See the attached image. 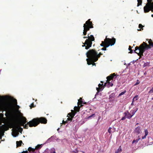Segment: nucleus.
I'll return each mask as SVG.
<instances>
[{"mask_svg": "<svg viewBox=\"0 0 153 153\" xmlns=\"http://www.w3.org/2000/svg\"><path fill=\"white\" fill-rule=\"evenodd\" d=\"M134 52L135 53H137L138 55V54L137 53H138L139 52L138 50H137V51H135H135H134Z\"/></svg>", "mask_w": 153, "mask_h": 153, "instance_id": "37998d69", "label": "nucleus"}, {"mask_svg": "<svg viewBox=\"0 0 153 153\" xmlns=\"http://www.w3.org/2000/svg\"><path fill=\"white\" fill-rule=\"evenodd\" d=\"M138 110V108H133V109L131 111L130 113L131 114V115H132V117L135 114Z\"/></svg>", "mask_w": 153, "mask_h": 153, "instance_id": "f3484780", "label": "nucleus"}, {"mask_svg": "<svg viewBox=\"0 0 153 153\" xmlns=\"http://www.w3.org/2000/svg\"><path fill=\"white\" fill-rule=\"evenodd\" d=\"M1 98L2 99L4 100H10L15 105H17V101L15 99H14L10 96H3L1 97Z\"/></svg>", "mask_w": 153, "mask_h": 153, "instance_id": "0eeeda50", "label": "nucleus"}, {"mask_svg": "<svg viewBox=\"0 0 153 153\" xmlns=\"http://www.w3.org/2000/svg\"><path fill=\"white\" fill-rule=\"evenodd\" d=\"M139 83H140V82H139V80L138 79H137V82L134 85V86L136 85L139 84Z\"/></svg>", "mask_w": 153, "mask_h": 153, "instance_id": "a19ab883", "label": "nucleus"}, {"mask_svg": "<svg viewBox=\"0 0 153 153\" xmlns=\"http://www.w3.org/2000/svg\"><path fill=\"white\" fill-rule=\"evenodd\" d=\"M83 105H81L80 106L79 105H78V106H75L74 108V110H71V111H73V112H76V114L77 112H78L80 110V107H82Z\"/></svg>", "mask_w": 153, "mask_h": 153, "instance_id": "f8f14e48", "label": "nucleus"}, {"mask_svg": "<svg viewBox=\"0 0 153 153\" xmlns=\"http://www.w3.org/2000/svg\"><path fill=\"white\" fill-rule=\"evenodd\" d=\"M116 76V75L115 73H113L111 74H110L109 76L107 77V83H109V84H110V86H113V84L112 83L111 84H110V81L111 79H113V78H114V77Z\"/></svg>", "mask_w": 153, "mask_h": 153, "instance_id": "9d476101", "label": "nucleus"}, {"mask_svg": "<svg viewBox=\"0 0 153 153\" xmlns=\"http://www.w3.org/2000/svg\"><path fill=\"white\" fill-rule=\"evenodd\" d=\"M148 43L149 45H147L145 42H143L139 47L137 46L135 47V51L138 50L139 52L137 53L138 54V55L140 57H141L142 56H143V54L146 50L151 48L150 46L153 43L152 42V39H149Z\"/></svg>", "mask_w": 153, "mask_h": 153, "instance_id": "f03ea898", "label": "nucleus"}, {"mask_svg": "<svg viewBox=\"0 0 153 153\" xmlns=\"http://www.w3.org/2000/svg\"><path fill=\"white\" fill-rule=\"evenodd\" d=\"M133 53V51L132 49L131 50H130V51L129 52V53Z\"/></svg>", "mask_w": 153, "mask_h": 153, "instance_id": "de8ad7c7", "label": "nucleus"}, {"mask_svg": "<svg viewBox=\"0 0 153 153\" xmlns=\"http://www.w3.org/2000/svg\"><path fill=\"white\" fill-rule=\"evenodd\" d=\"M116 78V77H115L114 78Z\"/></svg>", "mask_w": 153, "mask_h": 153, "instance_id": "052dcab7", "label": "nucleus"}, {"mask_svg": "<svg viewBox=\"0 0 153 153\" xmlns=\"http://www.w3.org/2000/svg\"><path fill=\"white\" fill-rule=\"evenodd\" d=\"M138 95H136V96H135L133 98L132 100L133 102H134V101L137 100L138 99Z\"/></svg>", "mask_w": 153, "mask_h": 153, "instance_id": "bb28decb", "label": "nucleus"}, {"mask_svg": "<svg viewBox=\"0 0 153 153\" xmlns=\"http://www.w3.org/2000/svg\"><path fill=\"white\" fill-rule=\"evenodd\" d=\"M27 119L25 117H23L21 121L19 123V126H16L12 130H13V136L14 137H16L19 134V130H20L19 131L21 132H21L22 131V129L21 128L20 126H24V128L26 129H27L28 128V126L27 125H29V124H25V125L24 124L26 123L27 122L26 121Z\"/></svg>", "mask_w": 153, "mask_h": 153, "instance_id": "f257e3e1", "label": "nucleus"}, {"mask_svg": "<svg viewBox=\"0 0 153 153\" xmlns=\"http://www.w3.org/2000/svg\"><path fill=\"white\" fill-rule=\"evenodd\" d=\"M138 3L137 6H139L141 5L142 3V0H137Z\"/></svg>", "mask_w": 153, "mask_h": 153, "instance_id": "cd10ccee", "label": "nucleus"}, {"mask_svg": "<svg viewBox=\"0 0 153 153\" xmlns=\"http://www.w3.org/2000/svg\"><path fill=\"white\" fill-rule=\"evenodd\" d=\"M151 16L152 17H153V14H152Z\"/></svg>", "mask_w": 153, "mask_h": 153, "instance_id": "4d7b16f0", "label": "nucleus"}, {"mask_svg": "<svg viewBox=\"0 0 153 153\" xmlns=\"http://www.w3.org/2000/svg\"><path fill=\"white\" fill-rule=\"evenodd\" d=\"M132 47L131 46H129V48H128V50L129 51H130L131 50Z\"/></svg>", "mask_w": 153, "mask_h": 153, "instance_id": "49530a36", "label": "nucleus"}, {"mask_svg": "<svg viewBox=\"0 0 153 153\" xmlns=\"http://www.w3.org/2000/svg\"><path fill=\"white\" fill-rule=\"evenodd\" d=\"M122 151V149L121 148V146H120L119 148L117 149V151H116L115 152V153H118Z\"/></svg>", "mask_w": 153, "mask_h": 153, "instance_id": "393cba45", "label": "nucleus"}, {"mask_svg": "<svg viewBox=\"0 0 153 153\" xmlns=\"http://www.w3.org/2000/svg\"><path fill=\"white\" fill-rule=\"evenodd\" d=\"M152 107H153V105H152Z\"/></svg>", "mask_w": 153, "mask_h": 153, "instance_id": "680f3d73", "label": "nucleus"}, {"mask_svg": "<svg viewBox=\"0 0 153 153\" xmlns=\"http://www.w3.org/2000/svg\"><path fill=\"white\" fill-rule=\"evenodd\" d=\"M152 46L153 47V43H152L151 45L150 46Z\"/></svg>", "mask_w": 153, "mask_h": 153, "instance_id": "8fccbe9b", "label": "nucleus"}, {"mask_svg": "<svg viewBox=\"0 0 153 153\" xmlns=\"http://www.w3.org/2000/svg\"><path fill=\"white\" fill-rule=\"evenodd\" d=\"M124 114L126 117L127 118L130 119L132 117V115H131V113L128 111H126L124 113Z\"/></svg>", "mask_w": 153, "mask_h": 153, "instance_id": "ddd939ff", "label": "nucleus"}, {"mask_svg": "<svg viewBox=\"0 0 153 153\" xmlns=\"http://www.w3.org/2000/svg\"><path fill=\"white\" fill-rule=\"evenodd\" d=\"M68 118H67V120H66V121L68 122V123L69 121H71L72 120L73 118L70 117L68 116Z\"/></svg>", "mask_w": 153, "mask_h": 153, "instance_id": "7c9ffc66", "label": "nucleus"}, {"mask_svg": "<svg viewBox=\"0 0 153 153\" xmlns=\"http://www.w3.org/2000/svg\"><path fill=\"white\" fill-rule=\"evenodd\" d=\"M90 37V39L88 38V39H86L84 43H83L84 45H82V47H85L86 49H88L91 46L92 42L95 40L94 37L93 35H91Z\"/></svg>", "mask_w": 153, "mask_h": 153, "instance_id": "423d86ee", "label": "nucleus"}, {"mask_svg": "<svg viewBox=\"0 0 153 153\" xmlns=\"http://www.w3.org/2000/svg\"><path fill=\"white\" fill-rule=\"evenodd\" d=\"M133 101H132V102L131 104V105H133Z\"/></svg>", "mask_w": 153, "mask_h": 153, "instance_id": "5fc2aeb1", "label": "nucleus"}, {"mask_svg": "<svg viewBox=\"0 0 153 153\" xmlns=\"http://www.w3.org/2000/svg\"><path fill=\"white\" fill-rule=\"evenodd\" d=\"M22 143V140H20L19 141H17L16 142L17 147L21 146Z\"/></svg>", "mask_w": 153, "mask_h": 153, "instance_id": "5701e85b", "label": "nucleus"}, {"mask_svg": "<svg viewBox=\"0 0 153 153\" xmlns=\"http://www.w3.org/2000/svg\"><path fill=\"white\" fill-rule=\"evenodd\" d=\"M107 36H106L105 37V39H104V41H102V43L100 44V46L105 47L106 45H107V44H110L111 43H112V39L107 38Z\"/></svg>", "mask_w": 153, "mask_h": 153, "instance_id": "6e6552de", "label": "nucleus"}, {"mask_svg": "<svg viewBox=\"0 0 153 153\" xmlns=\"http://www.w3.org/2000/svg\"><path fill=\"white\" fill-rule=\"evenodd\" d=\"M134 132L135 133H136L137 134H138L140 133L141 131V126H138L134 130Z\"/></svg>", "mask_w": 153, "mask_h": 153, "instance_id": "4468645a", "label": "nucleus"}, {"mask_svg": "<svg viewBox=\"0 0 153 153\" xmlns=\"http://www.w3.org/2000/svg\"><path fill=\"white\" fill-rule=\"evenodd\" d=\"M149 65V63H148L147 62H146V63H145L143 65V67H145Z\"/></svg>", "mask_w": 153, "mask_h": 153, "instance_id": "f704fd0d", "label": "nucleus"}, {"mask_svg": "<svg viewBox=\"0 0 153 153\" xmlns=\"http://www.w3.org/2000/svg\"><path fill=\"white\" fill-rule=\"evenodd\" d=\"M42 145H38L37 146H36L35 148V150H38L39 149H41L42 147Z\"/></svg>", "mask_w": 153, "mask_h": 153, "instance_id": "b1692460", "label": "nucleus"}, {"mask_svg": "<svg viewBox=\"0 0 153 153\" xmlns=\"http://www.w3.org/2000/svg\"><path fill=\"white\" fill-rule=\"evenodd\" d=\"M55 151V149L54 148H52L50 150V153H56Z\"/></svg>", "mask_w": 153, "mask_h": 153, "instance_id": "a878e982", "label": "nucleus"}, {"mask_svg": "<svg viewBox=\"0 0 153 153\" xmlns=\"http://www.w3.org/2000/svg\"><path fill=\"white\" fill-rule=\"evenodd\" d=\"M112 42L110 44H107V45H106V46L105 47H103V48H102L101 50L103 51H106V48L109 47L110 45L111 46L114 45L115 43L116 42V39L114 38H112Z\"/></svg>", "mask_w": 153, "mask_h": 153, "instance_id": "9b49d317", "label": "nucleus"}, {"mask_svg": "<svg viewBox=\"0 0 153 153\" xmlns=\"http://www.w3.org/2000/svg\"><path fill=\"white\" fill-rule=\"evenodd\" d=\"M1 70H0V75L1 74Z\"/></svg>", "mask_w": 153, "mask_h": 153, "instance_id": "13d9d810", "label": "nucleus"}, {"mask_svg": "<svg viewBox=\"0 0 153 153\" xmlns=\"http://www.w3.org/2000/svg\"><path fill=\"white\" fill-rule=\"evenodd\" d=\"M145 135L144 136H142V139H143L146 138V136L148 135V132L147 129L145 130Z\"/></svg>", "mask_w": 153, "mask_h": 153, "instance_id": "412c9836", "label": "nucleus"}, {"mask_svg": "<svg viewBox=\"0 0 153 153\" xmlns=\"http://www.w3.org/2000/svg\"><path fill=\"white\" fill-rule=\"evenodd\" d=\"M28 150L29 152H31L30 153H36L35 152V149L32 148L31 147H29Z\"/></svg>", "mask_w": 153, "mask_h": 153, "instance_id": "6ab92c4d", "label": "nucleus"}, {"mask_svg": "<svg viewBox=\"0 0 153 153\" xmlns=\"http://www.w3.org/2000/svg\"><path fill=\"white\" fill-rule=\"evenodd\" d=\"M97 52L95 49L90 50L86 53L87 57L89 60H93V62H96L98 60L97 58Z\"/></svg>", "mask_w": 153, "mask_h": 153, "instance_id": "20e7f679", "label": "nucleus"}, {"mask_svg": "<svg viewBox=\"0 0 153 153\" xmlns=\"http://www.w3.org/2000/svg\"><path fill=\"white\" fill-rule=\"evenodd\" d=\"M86 61H87V64L89 65L92 64L93 65H96L94 63L95 62H93V60H89V59H87Z\"/></svg>", "mask_w": 153, "mask_h": 153, "instance_id": "dca6fc26", "label": "nucleus"}, {"mask_svg": "<svg viewBox=\"0 0 153 153\" xmlns=\"http://www.w3.org/2000/svg\"><path fill=\"white\" fill-rule=\"evenodd\" d=\"M126 92V91L125 90L124 91L122 92L120 94H119V96H121L123 94H124Z\"/></svg>", "mask_w": 153, "mask_h": 153, "instance_id": "72a5a7b5", "label": "nucleus"}, {"mask_svg": "<svg viewBox=\"0 0 153 153\" xmlns=\"http://www.w3.org/2000/svg\"><path fill=\"white\" fill-rule=\"evenodd\" d=\"M106 83H105V85H104V86H105L106 85Z\"/></svg>", "mask_w": 153, "mask_h": 153, "instance_id": "6e6d98bb", "label": "nucleus"}, {"mask_svg": "<svg viewBox=\"0 0 153 153\" xmlns=\"http://www.w3.org/2000/svg\"><path fill=\"white\" fill-rule=\"evenodd\" d=\"M22 153H29L27 151H23Z\"/></svg>", "mask_w": 153, "mask_h": 153, "instance_id": "a18cd8bd", "label": "nucleus"}, {"mask_svg": "<svg viewBox=\"0 0 153 153\" xmlns=\"http://www.w3.org/2000/svg\"><path fill=\"white\" fill-rule=\"evenodd\" d=\"M95 115V114H91V115L90 116L88 117V118H90L92 117L93 116H94Z\"/></svg>", "mask_w": 153, "mask_h": 153, "instance_id": "c03bdc74", "label": "nucleus"}, {"mask_svg": "<svg viewBox=\"0 0 153 153\" xmlns=\"http://www.w3.org/2000/svg\"><path fill=\"white\" fill-rule=\"evenodd\" d=\"M112 129V128L111 127H109L108 130V132H109L110 134L111 133V129Z\"/></svg>", "mask_w": 153, "mask_h": 153, "instance_id": "58836bf2", "label": "nucleus"}, {"mask_svg": "<svg viewBox=\"0 0 153 153\" xmlns=\"http://www.w3.org/2000/svg\"><path fill=\"white\" fill-rule=\"evenodd\" d=\"M103 54L101 52H100L99 53L97 54V58H98H98H99L100 57L101 55H102Z\"/></svg>", "mask_w": 153, "mask_h": 153, "instance_id": "473e14b6", "label": "nucleus"}, {"mask_svg": "<svg viewBox=\"0 0 153 153\" xmlns=\"http://www.w3.org/2000/svg\"><path fill=\"white\" fill-rule=\"evenodd\" d=\"M137 30H138L139 31H141V29H137Z\"/></svg>", "mask_w": 153, "mask_h": 153, "instance_id": "3c124183", "label": "nucleus"}, {"mask_svg": "<svg viewBox=\"0 0 153 153\" xmlns=\"http://www.w3.org/2000/svg\"><path fill=\"white\" fill-rule=\"evenodd\" d=\"M47 119L44 117L40 118H36L33 119L31 121L27 123V124H29L30 127H36L40 123L45 124L47 123Z\"/></svg>", "mask_w": 153, "mask_h": 153, "instance_id": "7ed1b4c3", "label": "nucleus"}, {"mask_svg": "<svg viewBox=\"0 0 153 153\" xmlns=\"http://www.w3.org/2000/svg\"><path fill=\"white\" fill-rule=\"evenodd\" d=\"M82 98H80L78 100V102H77L78 105H82L83 104V101L82 100Z\"/></svg>", "mask_w": 153, "mask_h": 153, "instance_id": "4be33fe9", "label": "nucleus"}, {"mask_svg": "<svg viewBox=\"0 0 153 153\" xmlns=\"http://www.w3.org/2000/svg\"><path fill=\"white\" fill-rule=\"evenodd\" d=\"M149 93H150V94L153 93V87L149 91Z\"/></svg>", "mask_w": 153, "mask_h": 153, "instance_id": "4c0bfd02", "label": "nucleus"}, {"mask_svg": "<svg viewBox=\"0 0 153 153\" xmlns=\"http://www.w3.org/2000/svg\"><path fill=\"white\" fill-rule=\"evenodd\" d=\"M3 126L4 127V128L5 131H7L9 129V128H8L7 126H5L4 125L2 126L1 127H2Z\"/></svg>", "mask_w": 153, "mask_h": 153, "instance_id": "2f4dec72", "label": "nucleus"}, {"mask_svg": "<svg viewBox=\"0 0 153 153\" xmlns=\"http://www.w3.org/2000/svg\"><path fill=\"white\" fill-rule=\"evenodd\" d=\"M148 3H147L145 6H147L150 5H153V2H152L153 0H147Z\"/></svg>", "mask_w": 153, "mask_h": 153, "instance_id": "aec40b11", "label": "nucleus"}, {"mask_svg": "<svg viewBox=\"0 0 153 153\" xmlns=\"http://www.w3.org/2000/svg\"><path fill=\"white\" fill-rule=\"evenodd\" d=\"M126 118V116H125V115H124V116L121 119V120H125Z\"/></svg>", "mask_w": 153, "mask_h": 153, "instance_id": "79ce46f5", "label": "nucleus"}, {"mask_svg": "<svg viewBox=\"0 0 153 153\" xmlns=\"http://www.w3.org/2000/svg\"><path fill=\"white\" fill-rule=\"evenodd\" d=\"M86 102H83V104H86Z\"/></svg>", "mask_w": 153, "mask_h": 153, "instance_id": "864d4df0", "label": "nucleus"}, {"mask_svg": "<svg viewBox=\"0 0 153 153\" xmlns=\"http://www.w3.org/2000/svg\"><path fill=\"white\" fill-rule=\"evenodd\" d=\"M101 82L102 83H103V82L102 81H101Z\"/></svg>", "mask_w": 153, "mask_h": 153, "instance_id": "bf43d9fd", "label": "nucleus"}, {"mask_svg": "<svg viewBox=\"0 0 153 153\" xmlns=\"http://www.w3.org/2000/svg\"><path fill=\"white\" fill-rule=\"evenodd\" d=\"M139 124V123H136V125H138V124Z\"/></svg>", "mask_w": 153, "mask_h": 153, "instance_id": "603ef678", "label": "nucleus"}, {"mask_svg": "<svg viewBox=\"0 0 153 153\" xmlns=\"http://www.w3.org/2000/svg\"><path fill=\"white\" fill-rule=\"evenodd\" d=\"M89 35H90V33H88V36H83V38L84 39H85V38H87L88 39H88V38L89 39H90L91 38L90 37V36H91V35H90L89 36Z\"/></svg>", "mask_w": 153, "mask_h": 153, "instance_id": "c756f323", "label": "nucleus"}, {"mask_svg": "<svg viewBox=\"0 0 153 153\" xmlns=\"http://www.w3.org/2000/svg\"><path fill=\"white\" fill-rule=\"evenodd\" d=\"M144 26L143 25L141 24H139V27L141 28L142 30H143V27H144Z\"/></svg>", "mask_w": 153, "mask_h": 153, "instance_id": "c9c22d12", "label": "nucleus"}, {"mask_svg": "<svg viewBox=\"0 0 153 153\" xmlns=\"http://www.w3.org/2000/svg\"><path fill=\"white\" fill-rule=\"evenodd\" d=\"M35 106L34 105L33 102L30 105V108H32L34 107Z\"/></svg>", "mask_w": 153, "mask_h": 153, "instance_id": "e433bc0d", "label": "nucleus"}, {"mask_svg": "<svg viewBox=\"0 0 153 153\" xmlns=\"http://www.w3.org/2000/svg\"><path fill=\"white\" fill-rule=\"evenodd\" d=\"M67 123L68 122H67L66 121H65L64 120H63L62 121V124L64 125H65V123Z\"/></svg>", "mask_w": 153, "mask_h": 153, "instance_id": "ea45409f", "label": "nucleus"}, {"mask_svg": "<svg viewBox=\"0 0 153 153\" xmlns=\"http://www.w3.org/2000/svg\"><path fill=\"white\" fill-rule=\"evenodd\" d=\"M143 9L145 13H148L150 10H151L152 12H153V5L145 6Z\"/></svg>", "mask_w": 153, "mask_h": 153, "instance_id": "1a4fd4ad", "label": "nucleus"}, {"mask_svg": "<svg viewBox=\"0 0 153 153\" xmlns=\"http://www.w3.org/2000/svg\"><path fill=\"white\" fill-rule=\"evenodd\" d=\"M90 20V19H88L83 25V35H84L85 36L86 35L87 32L89 30L90 28H93V24Z\"/></svg>", "mask_w": 153, "mask_h": 153, "instance_id": "39448f33", "label": "nucleus"}, {"mask_svg": "<svg viewBox=\"0 0 153 153\" xmlns=\"http://www.w3.org/2000/svg\"><path fill=\"white\" fill-rule=\"evenodd\" d=\"M76 114V112H74L73 111H71V113H69L68 114V115L67 116V117L69 116L70 117H71L73 118L74 116H75V114Z\"/></svg>", "mask_w": 153, "mask_h": 153, "instance_id": "a211bd4d", "label": "nucleus"}, {"mask_svg": "<svg viewBox=\"0 0 153 153\" xmlns=\"http://www.w3.org/2000/svg\"><path fill=\"white\" fill-rule=\"evenodd\" d=\"M103 84H99V87L97 88H96L98 92H99L103 90Z\"/></svg>", "mask_w": 153, "mask_h": 153, "instance_id": "2eb2a0df", "label": "nucleus"}, {"mask_svg": "<svg viewBox=\"0 0 153 153\" xmlns=\"http://www.w3.org/2000/svg\"><path fill=\"white\" fill-rule=\"evenodd\" d=\"M72 153H78L77 152H76L75 151H73L72 152Z\"/></svg>", "mask_w": 153, "mask_h": 153, "instance_id": "09e8293b", "label": "nucleus"}, {"mask_svg": "<svg viewBox=\"0 0 153 153\" xmlns=\"http://www.w3.org/2000/svg\"><path fill=\"white\" fill-rule=\"evenodd\" d=\"M140 139V138H139L138 139H137L136 140H134L132 142V144H133L135 142L136 143H137Z\"/></svg>", "mask_w": 153, "mask_h": 153, "instance_id": "c85d7f7f", "label": "nucleus"}]
</instances>
